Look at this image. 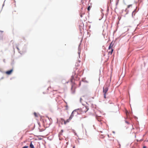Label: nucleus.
Wrapping results in <instances>:
<instances>
[{
	"label": "nucleus",
	"instance_id": "27",
	"mask_svg": "<svg viewBox=\"0 0 148 148\" xmlns=\"http://www.w3.org/2000/svg\"><path fill=\"white\" fill-rule=\"evenodd\" d=\"M51 88V87H49V88Z\"/></svg>",
	"mask_w": 148,
	"mask_h": 148
},
{
	"label": "nucleus",
	"instance_id": "12",
	"mask_svg": "<svg viewBox=\"0 0 148 148\" xmlns=\"http://www.w3.org/2000/svg\"><path fill=\"white\" fill-rule=\"evenodd\" d=\"M34 115L35 117H38V114L36 112H34Z\"/></svg>",
	"mask_w": 148,
	"mask_h": 148
},
{
	"label": "nucleus",
	"instance_id": "2",
	"mask_svg": "<svg viewBox=\"0 0 148 148\" xmlns=\"http://www.w3.org/2000/svg\"><path fill=\"white\" fill-rule=\"evenodd\" d=\"M77 112L75 110L73 111L72 112V113L71 115L70 116V117H69V119H71L74 116V115L75 114H77Z\"/></svg>",
	"mask_w": 148,
	"mask_h": 148
},
{
	"label": "nucleus",
	"instance_id": "24",
	"mask_svg": "<svg viewBox=\"0 0 148 148\" xmlns=\"http://www.w3.org/2000/svg\"><path fill=\"white\" fill-rule=\"evenodd\" d=\"M75 148V146H74L73 147V148Z\"/></svg>",
	"mask_w": 148,
	"mask_h": 148
},
{
	"label": "nucleus",
	"instance_id": "5",
	"mask_svg": "<svg viewBox=\"0 0 148 148\" xmlns=\"http://www.w3.org/2000/svg\"><path fill=\"white\" fill-rule=\"evenodd\" d=\"M71 90H72V93H74L75 92V88L74 86L73 85L72 86V87L71 88Z\"/></svg>",
	"mask_w": 148,
	"mask_h": 148
},
{
	"label": "nucleus",
	"instance_id": "3",
	"mask_svg": "<svg viewBox=\"0 0 148 148\" xmlns=\"http://www.w3.org/2000/svg\"><path fill=\"white\" fill-rule=\"evenodd\" d=\"M89 109L88 107L86 106H85L84 107H83L82 108V111L84 112H86Z\"/></svg>",
	"mask_w": 148,
	"mask_h": 148
},
{
	"label": "nucleus",
	"instance_id": "25",
	"mask_svg": "<svg viewBox=\"0 0 148 148\" xmlns=\"http://www.w3.org/2000/svg\"><path fill=\"white\" fill-rule=\"evenodd\" d=\"M57 91V90H53V91Z\"/></svg>",
	"mask_w": 148,
	"mask_h": 148
},
{
	"label": "nucleus",
	"instance_id": "26",
	"mask_svg": "<svg viewBox=\"0 0 148 148\" xmlns=\"http://www.w3.org/2000/svg\"><path fill=\"white\" fill-rule=\"evenodd\" d=\"M80 84H81V83H80H80H79V85H80Z\"/></svg>",
	"mask_w": 148,
	"mask_h": 148
},
{
	"label": "nucleus",
	"instance_id": "13",
	"mask_svg": "<svg viewBox=\"0 0 148 148\" xmlns=\"http://www.w3.org/2000/svg\"><path fill=\"white\" fill-rule=\"evenodd\" d=\"M90 6H88V8L87 10L89 11L90 10Z\"/></svg>",
	"mask_w": 148,
	"mask_h": 148
},
{
	"label": "nucleus",
	"instance_id": "7",
	"mask_svg": "<svg viewBox=\"0 0 148 148\" xmlns=\"http://www.w3.org/2000/svg\"><path fill=\"white\" fill-rule=\"evenodd\" d=\"M71 119H69V118L67 119L66 121H64V120L62 119V120H63L64 122V124H66V123H68L69 122V121L71 120Z\"/></svg>",
	"mask_w": 148,
	"mask_h": 148
},
{
	"label": "nucleus",
	"instance_id": "14",
	"mask_svg": "<svg viewBox=\"0 0 148 148\" xmlns=\"http://www.w3.org/2000/svg\"><path fill=\"white\" fill-rule=\"evenodd\" d=\"M132 6V5H129L127 6V8H129L130 7Z\"/></svg>",
	"mask_w": 148,
	"mask_h": 148
},
{
	"label": "nucleus",
	"instance_id": "16",
	"mask_svg": "<svg viewBox=\"0 0 148 148\" xmlns=\"http://www.w3.org/2000/svg\"><path fill=\"white\" fill-rule=\"evenodd\" d=\"M80 16L81 17H82V14H80Z\"/></svg>",
	"mask_w": 148,
	"mask_h": 148
},
{
	"label": "nucleus",
	"instance_id": "8",
	"mask_svg": "<svg viewBox=\"0 0 148 148\" xmlns=\"http://www.w3.org/2000/svg\"><path fill=\"white\" fill-rule=\"evenodd\" d=\"M114 50L113 48H111V51H110L108 52V54H110V55H112L113 51Z\"/></svg>",
	"mask_w": 148,
	"mask_h": 148
},
{
	"label": "nucleus",
	"instance_id": "1",
	"mask_svg": "<svg viewBox=\"0 0 148 148\" xmlns=\"http://www.w3.org/2000/svg\"><path fill=\"white\" fill-rule=\"evenodd\" d=\"M109 86V84L106 87L104 86L103 88V92L104 94V97L105 99L106 98V94L108 90V86Z\"/></svg>",
	"mask_w": 148,
	"mask_h": 148
},
{
	"label": "nucleus",
	"instance_id": "19",
	"mask_svg": "<svg viewBox=\"0 0 148 148\" xmlns=\"http://www.w3.org/2000/svg\"><path fill=\"white\" fill-rule=\"evenodd\" d=\"M80 51H79V52H78V54H79H79H80Z\"/></svg>",
	"mask_w": 148,
	"mask_h": 148
},
{
	"label": "nucleus",
	"instance_id": "17",
	"mask_svg": "<svg viewBox=\"0 0 148 148\" xmlns=\"http://www.w3.org/2000/svg\"><path fill=\"white\" fill-rule=\"evenodd\" d=\"M16 48H17V49H18V51H19V49L17 47H16Z\"/></svg>",
	"mask_w": 148,
	"mask_h": 148
},
{
	"label": "nucleus",
	"instance_id": "6",
	"mask_svg": "<svg viewBox=\"0 0 148 148\" xmlns=\"http://www.w3.org/2000/svg\"><path fill=\"white\" fill-rule=\"evenodd\" d=\"M113 44H112V42L110 43V44L108 50H110V49H111V48H113Z\"/></svg>",
	"mask_w": 148,
	"mask_h": 148
},
{
	"label": "nucleus",
	"instance_id": "20",
	"mask_svg": "<svg viewBox=\"0 0 148 148\" xmlns=\"http://www.w3.org/2000/svg\"><path fill=\"white\" fill-rule=\"evenodd\" d=\"M63 132V131L62 130H61V132L62 133V132Z\"/></svg>",
	"mask_w": 148,
	"mask_h": 148
},
{
	"label": "nucleus",
	"instance_id": "22",
	"mask_svg": "<svg viewBox=\"0 0 148 148\" xmlns=\"http://www.w3.org/2000/svg\"><path fill=\"white\" fill-rule=\"evenodd\" d=\"M126 122L127 123H128H128H128V122H127V121H126Z\"/></svg>",
	"mask_w": 148,
	"mask_h": 148
},
{
	"label": "nucleus",
	"instance_id": "10",
	"mask_svg": "<svg viewBox=\"0 0 148 148\" xmlns=\"http://www.w3.org/2000/svg\"><path fill=\"white\" fill-rule=\"evenodd\" d=\"M30 147H31V148H34V145L32 144V142H31L30 145Z\"/></svg>",
	"mask_w": 148,
	"mask_h": 148
},
{
	"label": "nucleus",
	"instance_id": "23",
	"mask_svg": "<svg viewBox=\"0 0 148 148\" xmlns=\"http://www.w3.org/2000/svg\"><path fill=\"white\" fill-rule=\"evenodd\" d=\"M127 113L128 114V112H126V114L127 115Z\"/></svg>",
	"mask_w": 148,
	"mask_h": 148
},
{
	"label": "nucleus",
	"instance_id": "18",
	"mask_svg": "<svg viewBox=\"0 0 148 148\" xmlns=\"http://www.w3.org/2000/svg\"><path fill=\"white\" fill-rule=\"evenodd\" d=\"M16 48H17V49H18V51H19V49L17 47H16Z\"/></svg>",
	"mask_w": 148,
	"mask_h": 148
},
{
	"label": "nucleus",
	"instance_id": "4",
	"mask_svg": "<svg viewBox=\"0 0 148 148\" xmlns=\"http://www.w3.org/2000/svg\"><path fill=\"white\" fill-rule=\"evenodd\" d=\"M13 71V70L12 69L10 70H9V71H6L5 72V73L7 75H10L12 73Z\"/></svg>",
	"mask_w": 148,
	"mask_h": 148
},
{
	"label": "nucleus",
	"instance_id": "9",
	"mask_svg": "<svg viewBox=\"0 0 148 148\" xmlns=\"http://www.w3.org/2000/svg\"><path fill=\"white\" fill-rule=\"evenodd\" d=\"M38 125H39V130H40V132H42V131H43V130H44V129H41V128H40V124L39 123H38Z\"/></svg>",
	"mask_w": 148,
	"mask_h": 148
},
{
	"label": "nucleus",
	"instance_id": "21",
	"mask_svg": "<svg viewBox=\"0 0 148 148\" xmlns=\"http://www.w3.org/2000/svg\"><path fill=\"white\" fill-rule=\"evenodd\" d=\"M146 147V146H144L143 147V148H145Z\"/></svg>",
	"mask_w": 148,
	"mask_h": 148
},
{
	"label": "nucleus",
	"instance_id": "15",
	"mask_svg": "<svg viewBox=\"0 0 148 148\" xmlns=\"http://www.w3.org/2000/svg\"><path fill=\"white\" fill-rule=\"evenodd\" d=\"M28 147L27 146H24V147H22V148H27Z\"/></svg>",
	"mask_w": 148,
	"mask_h": 148
},
{
	"label": "nucleus",
	"instance_id": "11",
	"mask_svg": "<svg viewBox=\"0 0 148 148\" xmlns=\"http://www.w3.org/2000/svg\"><path fill=\"white\" fill-rule=\"evenodd\" d=\"M74 79V77L73 75L71 77V82H73V80Z\"/></svg>",
	"mask_w": 148,
	"mask_h": 148
}]
</instances>
